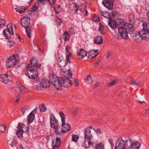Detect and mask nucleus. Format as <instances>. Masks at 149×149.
Listing matches in <instances>:
<instances>
[{"instance_id":"1","label":"nucleus","mask_w":149,"mask_h":149,"mask_svg":"<svg viewBox=\"0 0 149 149\" xmlns=\"http://www.w3.org/2000/svg\"><path fill=\"white\" fill-rule=\"evenodd\" d=\"M141 145L139 142L133 143L130 138L125 141L119 138L116 143L115 149H139Z\"/></svg>"},{"instance_id":"2","label":"nucleus","mask_w":149,"mask_h":149,"mask_svg":"<svg viewBox=\"0 0 149 149\" xmlns=\"http://www.w3.org/2000/svg\"><path fill=\"white\" fill-rule=\"evenodd\" d=\"M118 33L122 38L127 40L128 38V34L133 33L134 28L133 25L131 24L126 23L121 27L118 28Z\"/></svg>"},{"instance_id":"3","label":"nucleus","mask_w":149,"mask_h":149,"mask_svg":"<svg viewBox=\"0 0 149 149\" xmlns=\"http://www.w3.org/2000/svg\"><path fill=\"white\" fill-rule=\"evenodd\" d=\"M50 123L51 127L55 130V132L57 134L64 133L65 130L59 127L58 121L53 114L50 116Z\"/></svg>"},{"instance_id":"4","label":"nucleus","mask_w":149,"mask_h":149,"mask_svg":"<svg viewBox=\"0 0 149 149\" xmlns=\"http://www.w3.org/2000/svg\"><path fill=\"white\" fill-rule=\"evenodd\" d=\"M72 78V74L70 72L67 73L65 77L61 78V86L65 87L72 86V81L69 79Z\"/></svg>"},{"instance_id":"5","label":"nucleus","mask_w":149,"mask_h":149,"mask_svg":"<svg viewBox=\"0 0 149 149\" xmlns=\"http://www.w3.org/2000/svg\"><path fill=\"white\" fill-rule=\"evenodd\" d=\"M126 23H124L123 20L120 18H117L115 22L112 20L111 18V21L108 23L109 25L112 29H115L118 27H121L123 26V25Z\"/></svg>"},{"instance_id":"6","label":"nucleus","mask_w":149,"mask_h":149,"mask_svg":"<svg viewBox=\"0 0 149 149\" xmlns=\"http://www.w3.org/2000/svg\"><path fill=\"white\" fill-rule=\"evenodd\" d=\"M19 60V56L17 54L13 55L8 59L7 66L8 68L13 67L16 65Z\"/></svg>"},{"instance_id":"7","label":"nucleus","mask_w":149,"mask_h":149,"mask_svg":"<svg viewBox=\"0 0 149 149\" xmlns=\"http://www.w3.org/2000/svg\"><path fill=\"white\" fill-rule=\"evenodd\" d=\"M3 33L7 39H9L13 36V26L11 23L8 24L7 26L6 29L4 30Z\"/></svg>"},{"instance_id":"8","label":"nucleus","mask_w":149,"mask_h":149,"mask_svg":"<svg viewBox=\"0 0 149 149\" xmlns=\"http://www.w3.org/2000/svg\"><path fill=\"white\" fill-rule=\"evenodd\" d=\"M25 74L29 78L31 79H35L38 76V73L37 71L33 69L27 70L26 71Z\"/></svg>"},{"instance_id":"9","label":"nucleus","mask_w":149,"mask_h":149,"mask_svg":"<svg viewBox=\"0 0 149 149\" xmlns=\"http://www.w3.org/2000/svg\"><path fill=\"white\" fill-rule=\"evenodd\" d=\"M40 65L39 63L37 60L35 58H32L31 60L30 63H28L27 67L30 68L32 67L34 68H38L40 67Z\"/></svg>"},{"instance_id":"10","label":"nucleus","mask_w":149,"mask_h":149,"mask_svg":"<svg viewBox=\"0 0 149 149\" xmlns=\"http://www.w3.org/2000/svg\"><path fill=\"white\" fill-rule=\"evenodd\" d=\"M139 34L142 39L146 40L149 39V31L141 29Z\"/></svg>"},{"instance_id":"11","label":"nucleus","mask_w":149,"mask_h":149,"mask_svg":"<svg viewBox=\"0 0 149 149\" xmlns=\"http://www.w3.org/2000/svg\"><path fill=\"white\" fill-rule=\"evenodd\" d=\"M84 137L85 139L88 141L91 140L93 137L91 133V130L88 128H86L84 131Z\"/></svg>"},{"instance_id":"12","label":"nucleus","mask_w":149,"mask_h":149,"mask_svg":"<svg viewBox=\"0 0 149 149\" xmlns=\"http://www.w3.org/2000/svg\"><path fill=\"white\" fill-rule=\"evenodd\" d=\"M30 18L28 17H24L21 19V24L23 27L28 26L30 23Z\"/></svg>"},{"instance_id":"13","label":"nucleus","mask_w":149,"mask_h":149,"mask_svg":"<svg viewBox=\"0 0 149 149\" xmlns=\"http://www.w3.org/2000/svg\"><path fill=\"white\" fill-rule=\"evenodd\" d=\"M87 54L84 49H81L77 52V56L78 59L81 60L86 56Z\"/></svg>"},{"instance_id":"14","label":"nucleus","mask_w":149,"mask_h":149,"mask_svg":"<svg viewBox=\"0 0 149 149\" xmlns=\"http://www.w3.org/2000/svg\"><path fill=\"white\" fill-rule=\"evenodd\" d=\"M40 85L43 88H47L49 87L50 83L48 80L44 79L42 80L40 83Z\"/></svg>"},{"instance_id":"15","label":"nucleus","mask_w":149,"mask_h":149,"mask_svg":"<svg viewBox=\"0 0 149 149\" xmlns=\"http://www.w3.org/2000/svg\"><path fill=\"white\" fill-rule=\"evenodd\" d=\"M37 108H35L33 109L30 113L29 115L28 116V122L29 124L32 123L33 120H34L35 118V115L33 113H36V111Z\"/></svg>"},{"instance_id":"16","label":"nucleus","mask_w":149,"mask_h":149,"mask_svg":"<svg viewBox=\"0 0 149 149\" xmlns=\"http://www.w3.org/2000/svg\"><path fill=\"white\" fill-rule=\"evenodd\" d=\"M16 84L19 89V91L21 93H24L26 92H28V90L25 88L19 82H17Z\"/></svg>"},{"instance_id":"17","label":"nucleus","mask_w":149,"mask_h":149,"mask_svg":"<svg viewBox=\"0 0 149 149\" xmlns=\"http://www.w3.org/2000/svg\"><path fill=\"white\" fill-rule=\"evenodd\" d=\"M57 89L60 90L62 88L61 82V78H59L58 81L52 84Z\"/></svg>"},{"instance_id":"18","label":"nucleus","mask_w":149,"mask_h":149,"mask_svg":"<svg viewBox=\"0 0 149 149\" xmlns=\"http://www.w3.org/2000/svg\"><path fill=\"white\" fill-rule=\"evenodd\" d=\"M28 8L27 7H24L23 6L17 7L15 8L16 11L20 14H22L24 13L25 10Z\"/></svg>"},{"instance_id":"19","label":"nucleus","mask_w":149,"mask_h":149,"mask_svg":"<svg viewBox=\"0 0 149 149\" xmlns=\"http://www.w3.org/2000/svg\"><path fill=\"white\" fill-rule=\"evenodd\" d=\"M103 42V39L101 36H97L94 39L95 42L98 45L102 44Z\"/></svg>"},{"instance_id":"20","label":"nucleus","mask_w":149,"mask_h":149,"mask_svg":"<svg viewBox=\"0 0 149 149\" xmlns=\"http://www.w3.org/2000/svg\"><path fill=\"white\" fill-rule=\"evenodd\" d=\"M61 142V139L60 138H57L56 139V142L55 144H53V148L55 149L58 148L60 146Z\"/></svg>"},{"instance_id":"21","label":"nucleus","mask_w":149,"mask_h":149,"mask_svg":"<svg viewBox=\"0 0 149 149\" xmlns=\"http://www.w3.org/2000/svg\"><path fill=\"white\" fill-rule=\"evenodd\" d=\"M27 129H26L25 131L20 130H17L16 132V134L18 137H22L23 132H28L29 131L28 127H27Z\"/></svg>"},{"instance_id":"22","label":"nucleus","mask_w":149,"mask_h":149,"mask_svg":"<svg viewBox=\"0 0 149 149\" xmlns=\"http://www.w3.org/2000/svg\"><path fill=\"white\" fill-rule=\"evenodd\" d=\"M65 122L62 123V126L63 128V130H65V132L66 131H68L71 129V127L67 123H65Z\"/></svg>"},{"instance_id":"23","label":"nucleus","mask_w":149,"mask_h":149,"mask_svg":"<svg viewBox=\"0 0 149 149\" xmlns=\"http://www.w3.org/2000/svg\"><path fill=\"white\" fill-rule=\"evenodd\" d=\"M8 144L12 147L15 146L17 143V141L15 139H9L8 140Z\"/></svg>"},{"instance_id":"24","label":"nucleus","mask_w":149,"mask_h":149,"mask_svg":"<svg viewBox=\"0 0 149 149\" xmlns=\"http://www.w3.org/2000/svg\"><path fill=\"white\" fill-rule=\"evenodd\" d=\"M58 79L59 78L55 75H51L50 76V81L52 84L58 81Z\"/></svg>"},{"instance_id":"25","label":"nucleus","mask_w":149,"mask_h":149,"mask_svg":"<svg viewBox=\"0 0 149 149\" xmlns=\"http://www.w3.org/2000/svg\"><path fill=\"white\" fill-rule=\"evenodd\" d=\"M7 78V74H2L0 75V81L5 83H7V80L6 79Z\"/></svg>"},{"instance_id":"26","label":"nucleus","mask_w":149,"mask_h":149,"mask_svg":"<svg viewBox=\"0 0 149 149\" xmlns=\"http://www.w3.org/2000/svg\"><path fill=\"white\" fill-rule=\"evenodd\" d=\"M95 149H105L104 145L102 142L98 143L96 144L95 147Z\"/></svg>"},{"instance_id":"27","label":"nucleus","mask_w":149,"mask_h":149,"mask_svg":"<svg viewBox=\"0 0 149 149\" xmlns=\"http://www.w3.org/2000/svg\"><path fill=\"white\" fill-rule=\"evenodd\" d=\"M26 29V32L28 37L30 38L31 37L30 34L31 33V28L30 26H27L24 27Z\"/></svg>"},{"instance_id":"28","label":"nucleus","mask_w":149,"mask_h":149,"mask_svg":"<svg viewBox=\"0 0 149 149\" xmlns=\"http://www.w3.org/2000/svg\"><path fill=\"white\" fill-rule=\"evenodd\" d=\"M58 113L61 117L62 123L65 122V115L62 111H59Z\"/></svg>"},{"instance_id":"29","label":"nucleus","mask_w":149,"mask_h":149,"mask_svg":"<svg viewBox=\"0 0 149 149\" xmlns=\"http://www.w3.org/2000/svg\"><path fill=\"white\" fill-rule=\"evenodd\" d=\"M143 28L142 29L149 31V23L147 22H143L142 24Z\"/></svg>"},{"instance_id":"30","label":"nucleus","mask_w":149,"mask_h":149,"mask_svg":"<svg viewBox=\"0 0 149 149\" xmlns=\"http://www.w3.org/2000/svg\"><path fill=\"white\" fill-rule=\"evenodd\" d=\"M92 81V77L90 75L87 76L85 79V82L88 84H91Z\"/></svg>"},{"instance_id":"31","label":"nucleus","mask_w":149,"mask_h":149,"mask_svg":"<svg viewBox=\"0 0 149 149\" xmlns=\"http://www.w3.org/2000/svg\"><path fill=\"white\" fill-rule=\"evenodd\" d=\"M40 3H43L44 2H49L50 4L53 5L56 0H39Z\"/></svg>"},{"instance_id":"32","label":"nucleus","mask_w":149,"mask_h":149,"mask_svg":"<svg viewBox=\"0 0 149 149\" xmlns=\"http://www.w3.org/2000/svg\"><path fill=\"white\" fill-rule=\"evenodd\" d=\"M63 39L66 41H67L69 40L70 36L69 33L67 31L65 32L63 35Z\"/></svg>"},{"instance_id":"33","label":"nucleus","mask_w":149,"mask_h":149,"mask_svg":"<svg viewBox=\"0 0 149 149\" xmlns=\"http://www.w3.org/2000/svg\"><path fill=\"white\" fill-rule=\"evenodd\" d=\"M58 63L59 65L61 67H63L67 64L66 62L63 59L60 60Z\"/></svg>"},{"instance_id":"34","label":"nucleus","mask_w":149,"mask_h":149,"mask_svg":"<svg viewBox=\"0 0 149 149\" xmlns=\"http://www.w3.org/2000/svg\"><path fill=\"white\" fill-rule=\"evenodd\" d=\"M25 127H26V126L24 124L19 123L18 125V129L17 130L24 131L23 129Z\"/></svg>"},{"instance_id":"35","label":"nucleus","mask_w":149,"mask_h":149,"mask_svg":"<svg viewBox=\"0 0 149 149\" xmlns=\"http://www.w3.org/2000/svg\"><path fill=\"white\" fill-rule=\"evenodd\" d=\"M39 107L41 112H44L47 110V108L46 107L45 105L43 104H40L39 105Z\"/></svg>"},{"instance_id":"36","label":"nucleus","mask_w":149,"mask_h":149,"mask_svg":"<svg viewBox=\"0 0 149 149\" xmlns=\"http://www.w3.org/2000/svg\"><path fill=\"white\" fill-rule=\"evenodd\" d=\"M79 6L75 4L74 6H73V8L72 9V10L73 12L76 13L77 11L79 10Z\"/></svg>"},{"instance_id":"37","label":"nucleus","mask_w":149,"mask_h":149,"mask_svg":"<svg viewBox=\"0 0 149 149\" xmlns=\"http://www.w3.org/2000/svg\"><path fill=\"white\" fill-rule=\"evenodd\" d=\"M6 24V21L3 19L0 18V28L3 27Z\"/></svg>"},{"instance_id":"38","label":"nucleus","mask_w":149,"mask_h":149,"mask_svg":"<svg viewBox=\"0 0 149 149\" xmlns=\"http://www.w3.org/2000/svg\"><path fill=\"white\" fill-rule=\"evenodd\" d=\"M6 130V126L4 124L0 125V132L3 133Z\"/></svg>"},{"instance_id":"39","label":"nucleus","mask_w":149,"mask_h":149,"mask_svg":"<svg viewBox=\"0 0 149 149\" xmlns=\"http://www.w3.org/2000/svg\"><path fill=\"white\" fill-rule=\"evenodd\" d=\"M92 145L91 142L90 141H85L84 145L85 147L86 148H88L89 147L90 145Z\"/></svg>"},{"instance_id":"40","label":"nucleus","mask_w":149,"mask_h":149,"mask_svg":"<svg viewBox=\"0 0 149 149\" xmlns=\"http://www.w3.org/2000/svg\"><path fill=\"white\" fill-rule=\"evenodd\" d=\"M100 14L101 15L107 18L109 17V19H110V21H111V18L110 17L109 14H108L106 12H101Z\"/></svg>"},{"instance_id":"41","label":"nucleus","mask_w":149,"mask_h":149,"mask_svg":"<svg viewBox=\"0 0 149 149\" xmlns=\"http://www.w3.org/2000/svg\"><path fill=\"white\" fill-rule=\"evenodd\" d=\"M72 56V54L71 53H69L68 55L66 56V58L65 59V61L66 62L67 64L68 63H70V58Z\"/></svg>"},{"instance_id":"42","label":"nucleus","mask_w":149,"mask_h":149,"mask_svg":"<svg viewBox=\"0 0 149 149\" xmlns=\"http://www.w3.org/2000/svg\"><path fill=\"white\" fill-rule=\"evenodd\" d=\"M30 108V107H29L26 106L22 108L21 110V111L23 115H24L25 112L27 110L29 109Z\"/></svg>"},{"instance_id":"43","label":"nucleus","mask_w":149,"mask_h":149,"mask_svg":"<svg viewBox=\"0 0 149 149\" xmlns=\"http://www.w3.org/2000/svg\"><path fill=\"white\" fill-rule=\"evenodd\" d=\"M72 141L74 142H77L79 138V136L78 135L72 134Z\"/></svg>"},{"instance_id":"44","label":"nucleus","mask_w":149,"mask_h":149,"mask_svg":"<svg viewBox=\"0 0 149 149\" xmlns=\"http://www.w3.org/2000/svg\"><path fill=\"white\" fill-rule=\"evenodd\" d=\"M92 20L94 22H97L100 21L99 17L98 16L96 15L94 16L93 17Z\"/></svg>"},{"instance_id":"45","label":"nucleus","mask_w":149,"mask_h":149,"mask_svg":"<svg viewBox=\"0 0 149 149\" xmlns=\"http://www.w3.org/2000/svg\"><path fill=\"white\" fill-rule=\"evenodd\" d=\"M56 22L57 24V25L59 26L61 25L62 22L61 19L58 17H57Z\"/></svg>"},{"instance_id":"46","label":"nucleus","mask_w":149,"mask_h":149,"mask_svg":"<svg viewBox=\"0 0 149 149\" xmlns=\"http://www.w3.org/2000/svg\"><path fill=\"white\" fill-rule=\"evenodd\" d=\"M86 8V5L84 3L82 4L80 6V10L83 12V11Z\"/></svg>"},{"instance_id":"47","label":"nucleus","mask_w":149,"mask_h":149,"mask_svg":"<svg viewBox=\"0 0 149 149\" xmlns=\"http://www.w3.org/2000/svg\"><path fill=\"white\" fill-rule=\"evenodd\" d=\"M117 82V81L116 80H113L111 82H109L108 84V86H112L115 84Z\"/></svg>"},{"instance_id":"48","label":"nucleus","mask_w":149,"mask_h":149,"mask_svg":"<svg viewBox=\"0 0 149 149\" xmlns=\"http://www.w3.org/2000/svg\"><path fill=\"white\" fill-rule=\"evenodd\" d=\"M93 51L94 53H97L95 55H93L91 57V59L95 58L99 54V51L98 50H93Z\"/></svg>"},{"instance_id":"49","label":"nucleus","mask_w":149,"mask_h":149,"mask_svg":"<svg viewBox=\"0 0 149 149\" xmlns=\"http://www.w3.org/2000/svg\"><path fill=\"white\" fill-rule=\"evenodd\" d=\"M38 9V8L36 6V4H35L31 8L32 12H35Z\"/></svg>"},{"instance_id":"50","label":"nucleus","mask_w":149,"mask_h":149,"mask_svg":"<svg viewBox=\"0 0 149 149\" xmlns=\"http://www.w3.org/2000/svg\"><path fill=\"white\" fill-rule=\"evenodd\" d=\"M108 140H109V143H110V144L111 146V147H114V145L113 144V139L111 138H110Z\"/></svg>"},{"instance_id":"51","label":"nucleus","mask_w":149,"mask_h":149,"mask_svg":"<svg viewBox=\"0 0 149 149\" xmlns=\"http://www.w3.org/2000/svg\"><path fill=\"white\" fill-rule=\"evenodd\" d=\"M93 129L94 130H95V132H96L97 134H100L101 133V130L100 129L97 128L96 130H95V129L93 128Z\"/></svg>"},{"instance_id":"52","label":"nucleus","mask_w":149,"mask_h":149,"mask_svg":"<svg viewBox=\"0 0 149 149\" xmlns=\"http://www.w3.org/2000/svg\"><path fill=\"white\" fill-rule=\"evenodd\" d=\"M69 32L72 34H73L75 33V31L74 29L72 28H69Z\"/></svg>"},{"instance_id":"53","label":"nucleus","mask_w":149,"mask_h":149,"mask_svg":"<svg viewBox=\"0 0 149 149\" xmlns=\"http://www.w3.org/2000/svg\"><path fill=\"white\" fill-rule=\"evenodd\" d=\"M130 84L139 85V84L136 82L135 80H132L130 82Z\"/></svg>"},{"instance_id":"54","label":"nucleus","mask_w":149,"mask_h":149,"mask_svg":"<svg viewBox=\"0 0 149 149\" xmlns=\"http://www.w3.org/2000/svg\"><path fill=\"white\" fill-rule=\"evenodd\" d=\"M9 42L10 44V47H11L12 46H14L15 45V42H12L11 40L9 41Z\"/></svg>"},{"instance_id":"55","label":"nucleus","mask_w":149,"mask_h":149,"mask_svg":"<svg viewBox=\"0 0 149 149\" xmlns=\"http://www.w3.org/2000/svg\"><path fill=\"white\" fill-rule=\"evenodd\" d=\"M78 111V109H75L72 112V114L74 116H75L77 113Z\"/></svg>"},{"instance_id":"56","label":"nucleus","mask_w":149,"mask_h":149,"mask_svg":"<svg viewBox=\"0 0 149 149\" xmlns=\"http://www.w3.org/2000/svg\"><path fill=\"white\" fill-rule=\"evenodd\" d=\"M111 54L112 53L111 51H109L108 52L106 56L107 59L109 58V57L111 55Z\"/></svg>"},{"instance_id":"57","label":"nucleus","mask_w":149,"mask_h":149,"mask_svg":"<svg viewBox=\"0 0 149 149\" xmlns=\"http://www.w3.org/2000/svg\"><path fill=\"white\" fill-rule=\"evenodd\" d=\"M74 84L76 86H78L79 85V81L75 79L74 80Z\"/></svg>"},{"instance_id":"58","label":"nucleus","mask_w":149,"mask_h":149,"mask_svg":"<svg viewBox=\"0 0 149 149\" xmlns=\"http://www.w3.org/2000/svg\"><path fill=\"white\" fill-rule=\"evenodd\" d=\"M70 49V46H65V50L67 52H69Z\"/></svg>"},{"instance_id":"59","label":"nucleus","mask_w":149,"mask_h":149,"mask_svg":"<svg viewBox=\"0 0 149 149\" xmlns=\"http://www.w3.org/2000/svg\"><path fill=\"white\" fill-rule=\"evenodd\" d=\"M12 78L11 77L8 76L7 75V79H6V80H7V83L8 81H11Z\"/></svg>"},{"instance_id":"60","label":"nucleus","mask_w":149,"mask_h":149,"mask_svg":"<svg viewBox=\"0 0 149 149\" xmlns=\"http://www.w3.org/2000/svg\"><path fill=\"white\" fill-rule=\"evenodd\" d=\"M100 61H97L95 62L94 64V66L95 67L97 66L98 65L100 64Z\"/></svg>"},{"instance_id":"61","label":"nucleus","mask_w":149,"mask_h":149,"mask_svg":"<svg viewBox=\"0 0 149 149\" xmlns=\"http://www.w3.org/2000/svg\"><path fill=\"white\" fill-rule=\"evenodd\" d=\"M99 83L98 82H96L93 86V88H96L99 85Z\"/></svg>"},{"instance_id":"62","label":"nucleus","mask_w":149,"mask_h":149,"mask_svg":"<svg viewBox=\"0 0 149 149\" xmlns=\"http://www.w3.org/2000/svg\"><path fill=\"white\" fill-rule=\"evenodd\" d=\"M18 38L19 39V41L21 42H24L23 39L20 38V36L19 35H18Z\"/></svg>"},{"instance_id":"63","label":"nucleus","mask_w":149,"mask_h":149,"mask_svg":"<svg viewBox=\"0 0 149 149\" xmlns=\"http://www.w3.org/2000/svg\"><path fill=\"white\" fill-rule=\"evenodd\" d=\"M149 113V110L148 109H147L146 111L145 112H144V114L146 115L147 114Z\"/></svg>"},{"instance_id":"64","label":"nucleus","mask_w":149,"mask_h":149,"mask_svg":"<svg viewBox=\"0 0 149 149\" xmlns=\"http://www.w3.org/2000/svg\"><path fill=\"white\" fill-rule=\"evenodd\" d=\"M147 18L149 21V11L146 14Z\"/></svg>"}]
</instances>
